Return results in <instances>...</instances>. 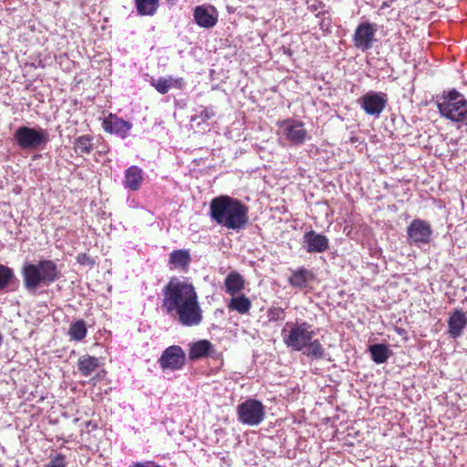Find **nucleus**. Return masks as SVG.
<instances>
[{"label":"nucleus","mask_w":467,"mask_h":467,"mask_svg":"<svg viewBox=\"0 0 467 467\" xmlns=\"http://www.w3.org/2000/svg\"><path fill=\"white\" fill-rule=\"evenodd\" d=\"M162 311L183 327H197L203 319L197 291L186 279L171 277L162 289Z\"/></svg>","instance_id":"1"},{"label":"nucleus","mask_w":467,"mask_h":467,"mask_svg":"<svg viewBox=\"0 0 467 467\" xmlns=\"http://www.w3.org/2000/svg\"><path fill=\"white\" fill-rule=\"evenodd\" d=\"M209 215L212 221L230 230L243 229L249 221L248 207L228 195L212 199Z\"/></svg>","instance_id":"2"},{"label":"nucleus","mask_w":467,"mask_h":467,"mask_svg":"<svg viewBox=\"0 0 467 467\" xmlns=\"http://www.w3.org/2000/svg\"><path fill=\"white\" fill-rule=\"evenodd\" d=\"M24 286L34 291L41 285H50L60 277V272L53 260L44 259L36 264L26 263L22 267Z\"/></svg>","instance_id":"3"},{"label":"nucleus","mask_w":467,"mask_h":467,"mask_svg":"<svg viewBox=\"0 0 467 467\" xmlns=\"http://www.w3.org/2000/svg\"><path fill=\"white\" fill-rule=\"evenodd\" d=\"M315 336L313 326L306 321L287 322L285 327L282 329L284 344L296 351L303 350Z\"/></svg>","instance_id":"4"},{"label":"nucleus","mask_w":467,"mask_h":467,"mask_svg":"<svg viewBox=\"0 0 467 467\" xmlns=\"http://www.w3.org/2000/svg\"><path fill=\"white\" fill-rule=\"evenodd\" d=\"M438 109L443 118L453 122L467 120V99L455 89L449 91L437 102Z\"/></svg>","instance_id":"5"},{"label":"nucleus","mask_w":467,"mask_h":467,"mask_svg":"<svg viewBox=\"0 0 467 467\" xmlns=\"http://www.w3.org/2000/svg\"><path fill=\"white\" fill-rule=\"evenodd\" d=\"M14 138L18 147L23 150H36L48 141V135L45 130L26 126L18 128Z\"/></svg>","instance_id":"6"},{"label":"nucleus","mask_w":467,"mask_h":467,"mask_svg":"<svg viewBox=\"0 0 467 467\" xmlns=\"http://www.w3.org/2000/svg\"><path fill=\"white\" fill-rule=\"evenodd\" d=\"M237 415L243 424L255 426L265 419V406L257 400L249 399L237 406Z\"/></svg>","instance_id":"7"},{"label":"nucleus","mask_w":467,"mask_h":467,"mask_svg":"<svg viewBox=\"0 0 467 467\" xmlns=\"http://www.w3.org/2000/svg\"><path fill=\"white\" fill-rule=\"evenodd\" d=\"M162 370L176 371L182 369L186 364V354L182 347L172 345L165 348L158 359Z\"/></svg>","instance_id":"8"},{"label":"nucleus","mask_w":467,"mask_h":467,"mask_svg":"<svg viewBox=\"0 0 467 467\" xmlns=\"http://www.w3.org/2000/svg\"><path fill=\"white\" fill-rule=\"evenodd\" d=\"M431 235V226L425 220L414 219L407 228L408 242L410 245L427 244Z\"/></svg>","instance_id":"9"},{"label":"nucleus","mask_w":467,"mask_h":467,"mask_svg":"<svg viewBox=\"0 0 467 467\" xmlns=\"http://www.w3.org/2000/svg\"><path fill=\"white\" fill-rule=\"evenodd\" d=\"M304 126L303 121L295 119H286L277 122V127L282 130L285 138L295 145H301L306 140L307 131Z\"/></svg>","instance_id":"10"},{"label":"nucleus","mask_w":467,"mask_h":467,"mask_svg":"<svg viewBox=\"0 0 467 467\" xmlns=\"http://www.w3.org/2000/svg\"><path fill=\"white\" fill-rule=\"evenodd\" d=\"M359 104L368 115L379 117L388 104V97L383 92L370 91L360 97Z\"/></svg>","instance_id":"11"},{"label":"nucleus","mask_w":467,"mask_h":467,"mask_svg":"<svg viewBox=\"0 0 467 467\" xmlns=\"http://www.w3.org/2000/svg\"><path fill=\"white\" fill-rule=\"evenodd\" d=\"M376 26L369 22L360 23L353 35L354 46L363 52L372 48L376 41Z\"/></svg>","instance_id":"12"},{"label":"nucleus","mask_w":467,"mask_h":467,"mask_svg":"<svg viewBox=\"0 0 467 467\" xmlns=\"http://www.w3.org/2000/svg\"><path fill=\"white\" fill-rule=\"evenodd\" d=\"M303 242L306 250L308 253H323L328 249L329 240L321 234L316 233L314 230L305 233Z\"/></svg>","instance_id":"13"},{"label":"nucleus","mask_w":467,"mask_h":467,"mask_svg":"<svg viewBox=\"0 0 467 467\" xmlns=\"http://www.w3.org/2000/svg\"><path fill=\"white\" fill-rule=\"evenodd\" d=\"M102 127L105 131L109 133H114L121 138H125L131 129L132 125L129 121H126L117 115L110 113L102 121Z\"/></svg>","instance_id":"14"},{"label":"nucleus","mask_w":467,"mask_h":467,"mask_svg":"<svg viewBox=\"0 0 467 467\" xmlns=\"http://www.w3.org/2000/svg\"><path fill=\"white\" fill-rule=\"evenodd\" d=\"M315 279V275L311 270L306 267H299L297 269H292L291 275L288 277V284L291 287L305 290L309 287V284Z\"/></svg>","instance_id":"15"},{"label":"nucleus","mask_w":467,"mask_h":467,"mask_svg":"<svg viewBox=\"0 0 467 467\" xmlns=\"http://www.w3.org/2000/svg\"><path fill=\"white\" fill-rule=\"evenodd\" d=\"M467 326V317L462 309H455L448 319V333L453 337H459Z\"/></svg>","instance_id":"16"},{"label":"nucleus","mask_w":467,"mask_h":467,"mask_svg":"<svg viewBox=\"0 0 467 467\" xmlns=\"http://www.w3.org/2000/svg\"><path fill=\"white\" fill-rule=\"evenodd\" d=\"M143 180V171L140 167L132 165L125 171L123 186L125 189L135 192L140 188Z\"/></svg>","instance_id":"17"},{"label":"nucleus","mask_w":467,"mask_h":467,"mask_svg":"<svg viewBox=\"0 0 467 467\" xmlns=\"http://www.w3.org/2000/svg\"><path fill=\"white\" fill-rule=\"evenodd\" d=\"M213 351V345L209 340L200 339L190 346L189 358L192 361L198 360L211 356Z\"/></svg>","instance_id":"18"},{"label":"nucleus","mask_w":467,"mask_h":467,"mask_svg":"<svg viewBox=\"0 0 467 467\" xmlns=\"http://www.w3.org/2000/svg\"><path fill=\"white\" fill-rule=\"evenodd\" d=\"M224 287L226 294L239 295L245 287V280L238 272H230L224 279Z\"/></svg>","instance_id":"19"},{"label":"nucleus","mask_w":467,"mask_h":467,"mask_svg":"<svg viewBox=\"0 0 467 467\" xmlns=\"http://www.w3.org/2000/svg\"><path fill=\"white\" fill-rule=\"evenodd\" d=\"M191 261V254L186 249L174 250L170 254L169 264L173 268H179L183 272L188 271Z\"/></svg>","instance_id":"20"},{"label":"nucleus","mask_w":467,"mask_h":467,"mask_svg":"<svg viewBox=\"0 0 467 467\" xmlns=\"http://www.w3.org/2000/svg\"><path fill=\"white\" fill-rule=\"evenodd\" d=\"M227 307L230 311H236L240 315H246L252 307L251 300L244 294L233 296Z\"/></svg>","instance_id":"21"},{"label":"nucleus","mask_w":467,"mask_h":467,"mask_svg":"<svg viewBox=\"0 0 467 467\" xmlns=\"http://www.w3.org/2000/svg\"><path fill=\"white\" fill-rule=\"evenodd\" d=\"M194 20L202 27L211 28L217 23V16L209 13L203 6H197L194 9Z\"/></svg>","instance_id":"22"},{"label":"nucleus","mask_w":467,"mask_h":467,"mask_svg":"<svg viewBox=\"0 0 467 467\" xmlns=\"http://www.w3.org/2000/svg\"><path fill=\"white\" fill-rule=\"evenodd\" d=\"M99 367V360L96 357L83 355L78 360V368L84 377H88Z\"/></svg>","instance_id":"23"},{"label":"nucleus","mask_w":467,"mask_h":467,"mask_svg":"<svg viewBox=\"0 0 467 467\" xmlns=\"http://www.w3.org/2000/svg\"><path fill=\"white\" fill-rule=\"evenodd\" d=\"M74 150L77 154L82 156L89 154L93 150V138L90 135H82L75 139Z\"/></svg>","instance_id":"24"},{"label":"nucleus","mask_w":467,"mask_h":467,"mask_svg":"<svg viewBox=\"0 0 467 467\" xmlns=\"http://www.w3.org/2000/svg\"><path fill=\"white\" fill-rule=\"evenodd\" d=\"M87 333L86 322L83 319L71 323L67 332L70 339L74 341H82L87 337Z\"/></svg>","instance_id":"25"},{"label":"nucleus","mask_w":467,"mask_h":467,"mask_svg":"<svg viewBox=\"0 0 467 467\" xmlns=\"http://www.w3.org/2000/svg\"><path fill=\"white\" fill-rule=\"evenodd\" d=\"M136 9L140 16H152L158 9L159 0H135Z\"/></svg>","instance_id":"26"},{"label":"nucleus","mask_w":467,"mask_h":467,"mask_svg":"<svg viewBox=\"0 0 467 467\" xmlns=\"http://www.w3.org/2000/svg\"><path fill=\"white\" fill-rule=\"evenodd\" d=\"M369 351L373 361L377 364L386 362L389 357V348L383 344H375L370 346Z\"/></svg>","instance_id":"27"},{"label":"nucleus","mask_w":467,"mask_h":467,"mask_svg":"<svg viewBox=\"0 0 467 467\" xmlns=\"http://www.w3.org/2000/svg\"><path fill=\"white\" fill-rule=\"evenodd\" d=\"M305 354L312 359H323L325 358V348L318 339L310 340V343L305 348Z\"/></svg>","instance_id":"28"},{"label":"nucleus","mask_w":467,"mask_h":467,"mask_svg":"<svg viewBox=\"0 0 467 467\" xmlns=\"http://www.w3.org/2000/svg\"><path fill=\"white\" fill-rule=\"evenodd\" d=\"M181 84H182V78L169 80L164 78H160L157 80L151 81V85L161 94H166V93H168V91L173 85L181 87Z\"/></svg>","instance_id":"29"},{"label":"nucleus","mask_w":467,"mask_h":467,"mask_svg":"<svg viewBox=\"0 0 467 467\" xmlns=\"http://www.w3.org/2000/svg\"><path fill=\"white\" fill-rule=\"evenodd\" d=\"M266 316L270 323L283 321L285 318V309L281 306H272L267 309Z\"/></svg>","instance_id":"30"},{"label":"nucleus","mask_w":467,"mask_h":467,"mask_svg":"<svg viewBox=\"0 0 467 467\" xmlns=\"http://www.w3.org/2000/svg\"><path fill=\"white\" fill-rule=\"evenodd\" d=\"M12 277L13 271L9 267L0 265V289H4Z\"/></svg>","instance_id":"31"},{"label":"nucleus","mask_w":467,"mask_h":467,"mask_svg":"<svg viewBox=\"0 0 467 467\" xmlns=\"http://www.w3.org/2000/svg\"><path fill=\"white\" fill-rule=\"evenodd\" d=\"M66 457L62 453L56 454L51 458L50 462L46 465L47 467H66Z\"/></svg>","instance_id":"32"},{"label":"nucleus","mask_w":467,"mask_h":467,"mask_svg":"<svg viewBox=\"0 0 467 467\" xmlns=\"http://www.w3.org/2000/svg\"><path fill=\"white\" fill-rule=\"evenodd\" d=\"M76 259L81 265L93 266L95 264L94 260L86 253L78 254Z\"/></svg>","instance_id":"33"},{"label":"nucleus","mask_w":467,"mask_h":467,"mask_svg":"<svg viewBox=\"0 0 467 467\" xmlns=\"http://www.w3.org/2000/svg\"><path fill=\"white\" fill-rule=\"evenodd\" d=\"M129 467H163L154 461L133 462Z\"/></svg>","instance_id":"34"},{"label":"nucleus","mask_w":467,"mask_h":467,"mask_svg":"<svg viewBox=\"0 0 467 467\" xmlns=\"http://www.w3.org/2000/svg\"><path fill=\"white\" fill-rule=\"evenodd\" d=\"M203 121L208 120L215 116V112L209 108H203L200 114Z\"/></svg>","instance_id":"35"},{"label":"nucleus","mask_w":467,"mask_h":467,"mask_svg":"<svg viewBox=\"0 0 467 467\" xmlns=\"http://www.w3.org/2000/svg\"><path fill=\"white\" fill-rule=\"evenodd\" d=\"M87 426H92L91 421H88V422H87Z\"/></svg>","instance_id":"36"},{"label":"nucleus","mask_w":467,"mask_h":467,"mask_svg":"<svg viewBox=\"0 0 467 467\" xmlns=\"http://www.w3.org/2000/svg\"><path fill=\"white\" fill-rule=\"evenodd\" d=\"M87 426H92L91 421H88V422H87Z\"/></svg>","instance_id":"37"}]
</instances>
